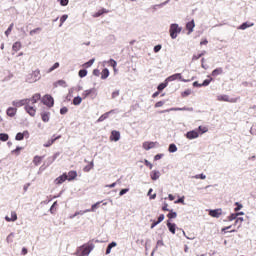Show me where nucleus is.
<instances>
[{
  "mask_svg": "<svg viewBox=\"0 0 256 256\" xmlns=\"http://www.w3.org/2000/svg\"><path fill=\"white\" fill-rule=\"evenodd\" d=\"M38 101H41V94L36 93L34 94L31 98H27V99H22V100H18V101H13L12 105L14 107H24L26 113H28V115H30V117H35V115H37V108H35V103H37Z\"/></svg>",
  "mask_w": 256,
  "mask_h": 256,
  "instance_id": "obj_1",
  "label": "nucleus"
},
{
  "mask_svg": "<svg viewBox=\"0 0 256 256\" xmlns=\"http://www.w3.org/2000/svg\"><path fill=\"white\" fill-rule=\"evenodd\" d=\"M93 249H95V245H93V243H86V244H83L82 246L78 247L76 249V252L74 253V255L89 256L91 251H93Z\"/></svg>",
  "mask_w": 256,
  "mask_h": 256,
  "instance_id": "obj_2",
  "label": "nucleus"
},
{
  "mask_svg": "<svg viewBox=\"0 0 256 256\" xmlns=\"http://www.w3.org/2000/svg\"><path fill=\"white\" fill-rule=\"evenodd\" d=\"M40 79H41V71L37 69L27 76L26 81L27 83H36V81H39Z\"/></svg>",
  "mask_w": 256,
  "mask_h": 256,
  "instance_id": "obj_3",
  "label": "nucleus"
},
{
  "mask_svg": "<svg viewBox=\"0 0 256 256\" xmlns=\"http://www.w3.org/2000/svg\"><path fill=\"white\" fill-rule=\"evenodd\" d=\"M182 30L183 29L179 27V24H171L169 30L171 39H177V35H179Z\"/></svg>",
  "mask_w": 256,
  "mask_h": 256,
  "instance_id": "obj_4",
  "label": "nucleus"
},
{
  "mask_svg": "<svg viewBox=\"0 0 256 256\" xmlns=\"http://www.w3.org/2000/svg\"><path fill=\"white\" fill-rule=\"evenodd\" d=\"M238 215H243V212H238V213H233L230 216H228V221H235V225H237V223H243V218H237Z\"/></svg>",
  "mask_w": 256,
  "mask_h": 256,
  "instance_id": "obj_5",
  "label": "nucleus"
},
{
  "mask_svg": "<svg viewBox=\"0 0 256 256\" xmlns=\"http://www.w3.org/2000/svg\"><path fill=\"white\" fill-rule=\"evenodd\" d=\"M42 102L46 105V107H53V105H55V100L49 94L43 97Z\"/></svg>",
  "mask_w": 256,
  "mask_h": 256,
  "instance_id": "obj_6",
  "label": "nucleus"
},
{
  "mask_svg": "<svg viewBox=\"0 0 256 256\" xmlns=\"http://www.w3.org/2000/svg\"><path fill=\"white\" fill-rule=\"evenodd\" d=\"M119 139H121V132L117 131V130H113L111 132V135H110V141H119Z\"/></svg>",
  "mask_w": 256,
  "mask_h": 256,
  "instance_id": "obj_7",
  "label": "nucleus"
},
{
  "mask_svg": "<svg viewBox=\"0 0 256 256\" xmlns=\"http://www.w3.org/2000/svg\"><path fill=\"white\" fill-rule=\"evenodd\" d=\"M155 145H157V142L146 141L143 143L142 147L145 151H149V149H154Z\"/></svg>",
  "mask_w": 256,
  "mask_h": 256,
  "instance_id": "obj_8",
  "label": "nucleus"
},
{
  "mask_svg": "<svg viewBox=\"0 0 256 256\" xmlns=\"http://www.w3.org/2000/svg\"><path fill=\"white\" fill-rule=\"evenodd\" d=\"M197 137H199V132L197 130H192L187 132L186 134V138L187 139H197Z\"/></svg>",
  "mask_w": 256,
  "mask_h": 256,
  "instance_id": "obj_9",
  "label": "nucleus"
},
{
  "mask_svg": "<svg viewBox=\"0 0 256 256\" xmlns=\"http://www.w3.org/2000/svg\"><path fill=\"white\" fill-rule=\"evenodd\" d=\"M222 210L221 209H215V210H210L209 211V215L210 217H215L218 219V217H221L222 215Z\"/></svg>",
  "mask_w": 256,
  "mask_h": 256,
  "instance_id": "obj_10",
  "label": "nucleus"
},
{
  "mask_svg": "<svg viewBox=\"0 0 256 256\" xmlns=\"http://www.w3.org/2000/svg\"><path fill=\"white\" fill-rule=\"evenodd\" d=\"M186 29L188 31V35H191L193 33V29H195V20H191L186 24Z\"/></svg>",
  "mask_w": 256,
  "mask_h": 256,
  "instance_id": "obj_11",
  "label": "nucleus"
},
{
  "mask_svg": "<svg viewBox=\"0 0 256 256\" xmlns=\"http://www.w3.org/2000/svg\"><path fill=\"white\" fill-rule=\"evenodd\" d=\"M65 181H67V174H63L55 179L56 185H61V184L65 183Z\"/></svg>",
  "mask_w": 256,
  "mask_h": 256,
  "instance_id": "obj_12",
  "label": "nucleus"
},
{
  "mask_svg": "<svg viewBox=\"0 0 256 256\" xmlns=\"http://www.w3.org/2000/svg\"><path fill=\"white\" fill-rule=\"evenodd\" d=\"M74 179H77V171L71 170L68 172L67 181H74Z\"/></svg>",
  "mask_w": 256,
  "mask_h": 256,
  "instance_id": "obj_13",
  "label": "nucleus"
},
{
  "mask_svg": "<svg viewBox=\"0 0 256 256\" xmlns=\"http://www.w3.org/2000/svg\"><path fill=\"white\" fill-rule=\"evenodd\" d=\"M90 95H95V88L85 90V91L82 93L83 99H87V97H89Z\"/></svg>",
  "mask_w": 256,
  "mask_h": 256,
  "instance_id": "obj_14",
  "label": "nucleus"
},
{
  "mask_svg": "<svg viewBox=\"0 0 256 256\" xmlns=\"http://www.w3.org/2000/svg\"><path fill=\"white\" fill-rule=\"evenodd\" d=\"M150 177H151L152 181H157V179H159V177H161V172H159L157 170H153L152 172H150Z\"/></svg>",
  "mask_w": 256,
  "mask_h": 256,
  "instance_id": "obj_15",
  "label": "nucleus"
},
{
  "mask_svg": "<svg viewBox=\"0 0 256 256\" xmlns=\"http://www.w3.org/2000/svg\"><path fill=\"white\" fill-rule=\"evenodd\" d=\"M165 219V215L164 214H161L159 217H158V220L157 221H154L152 224H151V229H155V227H157V225H159V223H161L162 221H164Z\"/></svg>",
  "mask_w": 256,
  "mask_h": 256,
  "instance_id": "obj_16",
  "label": "nucleus"
},
{
  "mask_svg": "<svg viewBox=\"0 0 256 256\" xmlns=\"http://www.w3.org/2000/svg\"><path fill=\"white\" fill-rule=\"evenodd\" d=\"M5 220L8 222V223H11V222H14V221H17V212H11V216H6L5 217Z\"/></svg>",
  "mask_w": 256,
  "mask_h": 256,
  "instance_id": "obj_17",
  "label": "nucleus"
},
{
  "mask_svg": "<svg viewBox=\"0 0 256 256\" xmlns=\"http://www.w3.org/2000/svg\"><path fill=\"white\" fill-rule=\"evenodd\" d=\"M6 114L8 115V117H15V115H17V108L9 107L6 110Z\"/></svg>",
  "mask_w": 256,
  "mask_h": 256,
  "instance_id": "obj_18",
  "label": "nucleus"
},
{
  "mask_svg": "<svg viewBox=\"0 0 256 256\" xmlns=\"http://www.w3.org/2000/svg\"><path fill=\"white\" fill-rule=\"evenodd\" d=\"M44 156H35L33 158V164L35 165V167H39V165H41V161H43Z\"/></svg>",
  "mask_w": 256,
  "mask_h": 256,
  "instance_id": "obj_19",
  "label": "nucleus"
},
{
  "mask_svg": "<svg viewBox=\"0 0 256 256\" xmlns=\"http://www.w3.org/2000/svg\"><path fill=\"white\" fill-rule=\"evenodd\" d=\"M177 79H181V73L173 74L172 76H169L166 81L167 83L171 81H177Z\"/></svg>",
  "mask_w": 256,
  "mask_h": 256,
  "instance_id": "obj_20",
  "label": "nucleus"
},
{
  "mask_svg": "<svg viewBox=\"0 0 256 256\" xmlns=\"http://www.w3.org/2000/svg\"><path fill=\"white\" fill-rule=\"evenodd\" d=\"M53 87H67V82L65 80H58L53 83Z\"/></svg>",
  "mask_w": 256,
  "mask_h": 256,
  "instance_id": "obj_21",
  "label": "nucleus"
},
{
  "mask_svg": "<svg viewBox=\"0 0 256 256\" xmlns=\"http://www.w3.org/2000/svg\"><path fill=\"white\" fill-rule=\"evenodd\" d=\"M105 13H109V10L102 8L98 12L94 13L92 17L94 18L101 17V15H105Z\"/></svg>",
  "mask_w": 256,
  "mask_h": 256,
  "instance_id": "obj_22",
  "label": "nucleus"
},
{
  "mask_svg": "<svg viewBox=\"0 0 256 256\" xmlns=\"http://www.w3.org/2000/svg\"><path fill=\"white\" fill-rule=\"evenodd\" d=\"M21 47H23L21 42H15L12 46V51H14V53H17L18 51H21Z\"/></svg>",
  "mask_w": 256,
  "mask_h": 256,
  "instance_id": "obj_23",
  "label": "nucleus"
},
{
  "mask_svg": "<svg viewBox=\"0 0 256 256\" xmlns=\"http://www.w3.org/2000/svg\"><path fill=\"white\" fill-rule=\"evenodd\" d=\"M212 77H218V75H223V68L219 67L212 71Z\"/></svg>",
  "mask_w": 256,
  "mask_h": 256,
  "instance_id": "obj_24",
  "label": "nucleus"
},
{
  "mask_svg": "<svg viewBox=\"0 0 256 256\" xmlns=\"http://www.w3.org/2000/svg\"><path fill=\"white\" fill-rule=\"evenodd\" d=\"M167 227H168L170 233L175 235V231H176L177 226L174 223H171L170 221H167Z\"/></svg>",
  "mask_w": 256,
  "mask_h": 256,
  "instance_id": "obj_25",
  "label": "nucleus"
},
{
  "mask_svg": "<svg viewBox=\"0 0 256 256\" xmlns=\"http://www.w3.org/2000/svg\"><path fill=\"white\" fill-rule=\"evenodd\" d=\"M41 119L44 123H49V112H42Z\"/></svg>",
  "mask_w": 256,
  "mask_h": 256,
  "instance_id": "obj_26",
  "label": "nucleus"
},
{
  "mask_svg": "<svg viewBox=\"0 0 256 256\" xmlns=\"http://www.w3.org/2000/svg\"><path fill=\"white\" fill-rule=\"evenodd\" d=\"M113 247H117V242H111L106 249V255H109L111 253V250Z\"/></svg>",
  "mask_w": 256,
  "mask_h": 256,
  "instance_id": "obj_27",
  "label": "nucleus"
},
{
  "mask_svg": "<svg viewBox=\"0 0 256 256\" xmlns=\"http://www.w3.org/2000/svg\"><path fill=\"white\" fill-rule=\"evenodd\" d=\"M101 79L105 80L107 77H109V69L104 68L102 72L100 73Z\"/></svg>",
  "mask_w": 256,
  "mask_h": 256,
  "instance_id": "obj_28",
  "label": "nucleus"
},
{
  "mask_svg": "<svg viewBox=\"0 0 256 256\" xmlns=\"http://www.w3.org/2000/svg\"><path fill=\"white\" fill-rule=\"evenodd\" d=\"M57 139H61V136H57L55 138H52L46 144H44V147H51V145H53V143H55L57 141Z\"/></svg>",
  "mask_w": 256,
  "mask_h": 256,
  "instance_id": "obj_29",
  "label": "nucleus"
},
{
  "mask_svg": "<svg viewBox=\"0 0 256 256\" xmlns=\"http://www.w3.org/2000/svg\"><path fill=\"white\" fill-rule=\"evenodd\" d=\"M205 53H207V52L202 51L200 54H194L192 56V61H199V59H201V57H203V55H205Z\"/></svg>",
  "mask_w": 256,
  "mask_h": 256,
  "instance_id": "obj_30",
  "label": "nucleus"
},
{
  "mask_svg": "<svg viewBox=\"0 0 256 256\" xmlns=\"http://www.w3.org/2000/svg\"><path fill=\"white\" fill-rule=\"evenodd\" d=\"M109 113H111V112H106V113H104L103 115H101V116L98 118L97 122H98V123H101V122L105 121V119H108V118H109Z\"/></svg>",
  "mask_w": 256,
  "mask_h": 256,
  "instance_id": "obj_31",
  "label": "nucleus"
},
{
  "mask_svg": "<svg viewBox=\"0 0 256 256\" xmlns=\"http://www.w3.org/2000/svg\"><path fill=\"white\" fill-rule=\"evenodd\" d=\"M253 23L248 24L247 22H244L242 25L238 27V29H241L242 31H245V29H248V27H253Z\"/></svg>",
  "mask_w": 256,
  "mask_h": 256,
  "instance_id": "obj_32",
  "label": "nucleus"
},
{
  "mask_svg": "<svg viewBox=\"0 0 256 256\" xmlns=\"http://www.w3.org/2000/svg\"><path fill=\"white\" fill-rule=\"evenodd\" d=\"M94 63H95V58H92L88 62L84 63L83 67H85V69H89V67H91Z\"/></svg>",
  "mask_w": 256,
  "mask_h": 256,
  "instance_id": "obj_33",
  "label": "nucleus"
},
{
  "mask_svg": "<svg viewBox=\"0 0 256 256\" xmlns=\"http://www.w3.org/2000/svg\"><path fill=\"white\" fill-rule=\"evenodd\" d=\"M83 101V98L77 96L73 99V105H81V102Z\"/></svg>",
  "mask_w": 256,
  "mask_h": 256,
  "instance_id": "obj_34",
  "label": "nucleus"
},
{
  "mask_svg": "<svg viewBox=\"0 0 256 256\" xmlns=\"http://www.w3.org/2000/svg\"><path fill=\"white\" fill-rule=\"evenodd\" d=\"M69 18V16L67 14H64L61 18H60V25L59 27H63V23H65V21H67V19Z\"/></svg>",
  "mask_w": 256,
  "mask_h": 256,
  "instance_id": "obj_35",
  "label": "nucleus"
},
{
  "mask_svg": "<svg viewBox=\"0 0 256 256\" xmlns=\"http://www.w3.org/2000/svg\"><path fill=\"white\" fill-rule=\"evenodd\" d=\"M0 141H9V134L0 133Z\"/></svg>",
  "mask_w": 256,
  "mask_h": 256,
  "instance_id": "obj_36",
  "label": "nucleus"
},
{
  "mask_svg": "<svg viewBox=\"0 0 256 256\" xmlns=\"http://www.w3.org/2000/svg\"><path fill=\"white\" fill-rule=\"evenodd\" d=\"M168 151L169 153H175L177 151V146L175 144H170Z\"/></svg>",
  "mask_w": 256,
  "mask_h": 256,
  "instance_id": "obj_37",
  "label": "nucleus"
},
{
  "mask_svg": "<svg viewBox=\"0 0 256 256\" xmlns=\"http://www.w3.org/2000/svg\"><path fill=\"white\" fill-rule=\"evenodd\" d=\"M168 219H176L177 218V212H173L172 210L170 213L167 214Z\"/></svg>",
  "mask_w": 256,
  "mask_h": 256,
  "instance_id": "obj_38",
  "label": "nucleus"
},
{
  "mask_svg": "<svg viewBox=\"0 0 256 256\" xmlns=\"http://www.w3.org/2000/svg\"><path fill=\"white\" fill-rule=\"evenodd\" d=\"M109 65H111V67H113L114 71H117V69H116L117 61H115L114 59H110L109 60Z\"/></svg>",
  "mask_w": 256,
  "mask_h": 256,
  "instance_id": "obj_39",
  "label": "nucleus"
},
{
  "mask_svg": "<svg viewBox=\"0 0 256 256\" xmlns=\"http://www.w3.org/2000/svg\"><path fill=\"white\" fill-rule=\"evenodd\" d=\"M15 139H16V141H23V139H25V138L23 136V133L19 132L16 134Z\"/></svg>",
  "mask_w": 256,
  "mask_h": 256,
  "instance_id": "obj_40",
  "label": "nucleus"
},
{
  "mask_svg": "<svg viewBox=\"0 0 256 256\" xmlns=\"http://www.w3.org/2000/svg\"><path fill=\"white\" fill-rule=\"evenodd\" d=\"M55 69H59V62H56L52 67H50L48 73L55 71Z\"/></svg>",
  "mask_w": 256,
  "mask_h": 256,
  "instance_id": "obj_41",
  "label": "nucleus"
},
{
  "mask_svg": "<svg viewBox=\"0 0 256 256\" xmlns=\"http://www.w3.org/2000/svg\"><path fill=\"white\" fill-rule=\"evenodd\" d=\"M168 82H164L158 85V91H163V89H165V87H167Z\"/></svg>",
  "mask_w": 256,
  "mask_h": 256,
  "instance_id": "obj_42",
  "label": "nucleus"
},
{
  "mask_svg": "<svg viewBox=\"0 0 256 256\" xmlns=\"http://www.w3.org/2000/svg\"><path fill=\"white\" fill-rule=\"evenodd\" d=\"M79 77L83 78V77H87V70L82 69L78 72Z\"/></svg>",
  "mask_w": 256,
  "mask_h": 256,
  "instance_id": "obj_43",
  "label": "nucleus"
},
{
  "mask_svg": "<svg viewBox=\"0 0 256 256\" xmlns=\"http://www.w3.org/2000/svg\"><path fill=\"white\" fill-rule=\"evenodd\" d=\"M211 81H213V78L204 80L203 83L201 84L202 87H207V86H209V84L211 83Z\"/></svg>",
  "mask_w": 256,
  "mask_h": 256,
  "instance_id": "obj_44",
  "label": "nucleus"
},
{
  "mask_svg": "<svg viewBox=\"0 0 256 256\" xmlns=\"http://www.w3.org/2000/svg\"><path fill=\"white\" fill-rule=\"evenodd\" d=\"M152 193H153V189L150 188L148 191V195L150 196V199H156L157 194L156 193L152 194Z\"/></svg>",
  "mask_w": 256,
  "mask_h": 256,
  "instance_id": "obj_45",
  "label": "nucleus"
},
{
  "mask_svg": "<svg viewBox=\"0 0 256 256\" xmlns=\"http://www.w3.org/2000/svg\"><path fill=\"white\" fill-rule=\"evenodd\" d=\"M218 101H229V96L227 95L218 96Z\"/></svg>",
  "mask_w": 256,
  "mask_h": 256,
  "instance_id": "obj_46",
  "label": "nucleus"
},
{
  "mask_svg": "<svg viewBox=\"0 0 256 256\" xmlns=\"http://www.w3.org/2000/svg\"><path fill=\"white\" fill-rule=\"evenodd\" d=\"M194 179H207V176H205V174H197L193 177Z\"/></svg>",
  "mask_w": 256,
  "mask_h": 256,
  "instance_id": "obj_47",
  "label": "nucleus"
},
{
  "mask_svg": "<svg viewBox=\"0 0 256 256\" xmlns=\"http://www.w3.org/2000/svg\"><path fill=\"white\" fill-rule=\"evenodd\" d=\"M97 207H99V202H97L96 204H93L91 209L86 210L87 213L91 212V211H95L97 209Z\"/></svg>",
  "mask_w": 256,
  "mask_h": 256,
  "instance_id": "obj_48",
  "label": "nucleus"
},
{
  "mask_svg": "<svg viewBox=\"0 0 256 256\" xmlns=\"http://www.w3.org/2000/svg\"><path fill=\"white\" fill-rule=\"evenodd\" d=\"M87 213V210L85 211H80V212H75L73 216L70 217V219H73L74 217H77V215H85Z\"/></svg>",
  "mask_w": 256,
  "mask_h": 256,
  "instance_id": "obj_49",
  "label": "nucleus"
},
{
  "mask_svg": "<svg viewBox=\"0 0 256 256\" xmlns=\"http://www.w3.org/2000/svg\"><path fill=\"white\" fill-rule=\"evenodd\" d=\"M91 169H93V164H89L86 167H84V172L89 173V171H91Z\"/></svg>",
  "mask_w": 256,
  "mask_h": 256,
  "instance_id": "obj_50",
  "label": "nucleus"
},
{
  "mask_svg": "<svg viewBox=\"0 0 256 256\" xmlns=\"http://www.w3.org/2000/svg\"><path fill=\"white\" fill-rule=\"evenodd\" d=\"M11 31H13V24H11L8 29L5 31V35L6 37H9V33H11Z\"/></svg>",
  "mask_w": 256,
  "mask_h": 256,
  "instance_id": "obj_51",
  "label": "nucleus"
},
{
  "mask_svg": "<svg viewBox=\"0 0 256 256\" xmlns=\"http://www.w3.org/2000/svg\"><path fill=\"white\" fill-rule=\"evenodd\" d=\"M235 205H236L237 207L234 209V211L237 212V211H241V209H243V205L240 204L239 202H236Z\"/></svg>",
  "mask_w": 256,
  "mask_h": 256,
  "instance_id": "obj_52",
  "label": "nucleus"
},
{
  "mask_svg": "<svg viewBox=\"0 0 256 256\" xmlns=\"http://www.w3.org/2000/svg\"><path fill=\"white\" fill-rule=\"evenodd\" d=\"M68 111H69V109H68L67 107H62V108L60 109V114H61V115H65L66 113H68Z\"/></svg>",
  "mask_w": 256,
  "mask_h": 256,
  "instance_id": "obj_53",
  "label": "nucleus"
},
{
  "mask_svg": "<svg viewBox=\"0 0 256 256\" xmlns=\"http://www.w3.org/2000/svg\"><path fill=\"white\" fill-rule=\"evenodd\" d=\"M39 31H41V28H36V29L31 30L29 34H30L31 36H33V35H35L36 33H39Z\"/></svg>",
  "mask_w": 256,
  "mask_h": 256,
  "instance_id": "obj_54",
  "label": "nucleus"
},
{
  "mask_svg": "<svg viewBox=\"0 0 256 256\" xmlns=\"http://www.w3.org/2000/svg\"><path fill=\"white\" fill-rule=\"evenodd\" d=\"M161 49H162L161 44L156 45V46L154 47V53H159V51H161Z\"/></svg>",
  "mask_w": 256,
  "mask_h": 256,
  "instance_id": "obj_55",
  "label": "nucleus"
},
{
  "mask_svg": "<svg viewBox=\"0 0 256 256\" xmlns=\"http://www.w3.org/2000/svg\"><path fill=\"white\" fill-rule=\"evenodd\" d=\"M144 164L146 165V167H149V169H153V164H151L149 160H144Z\"/></svg>",
  "mask_w": 256,
  "mask_h": 256,
  "instance_id": "obj_56",
  "label": "nucleus"
},
{
  "mask_svg": "<svg viewBox=\"0 0 256 256\" xmlns=\"http://www.w3.org/2000/svg\"><path fill=\"white\" fill-rule=\"evenodd\" d=\"M125 193H129V189L128 188H125V189H122L119 193L120 197H123V195H125Z\"/></svg>",
  "mask_w": 256,
  "mask_h": 256,
  "instance_id": "obj_57",
  "label": "nucleus"
},
{
  "mask_svg": "<svg viewBox=\"0 0 256 256\" xmlns=\"http://www.w3.org/2000/svg\"><path fill=\"white\" fill-rule=\"evenodd\" d=\"M60 5H62V7H67V5H69V0H61Z\"/></svg>",
  "mask_w": 256,
  "mask_h": 256,
  "instance_id": "obj_58",
  "label": "nucleus"
},
{
  "mask_svg": "<svg viewBox=\"0 0 256 256\" xmlns=\"http://www.w3.org/2000/svg\"><path fill=\"white\" fill-rule=\"evenodd\" d=\"M191 94V90L188 89V90H185L184 92H182V97H188V95Z\"/></svg>",
  "mask_w": 256,
  "mask_h": 256,
  "instance_id": "obj_59",
  "label": "nucleus"
},
{
  "mask_svg": "<svg viewBox=\"0 0 256 256\" xmlns=\"http://www.w3.org/2000/svg\"><path fill=\"white\" fill-rule=\"evenodd\" d=\"M199 131H201V133H207V131H209V129H207V127H203V126H199Z\"/></svg>",
  "mask_w": 256,
  "mask_h": 256,
  "instance_id": "obj_60",
  "label": "nucleus"
},
{
  "mask_svg": "<svg viewBox=\"0 0 256 256\" xmlns=\"http://www.w3.org/2000/svg\"><path fill=\"white\" fill-rule=\"evenodd\" d=\"M23 149V147H16V149H14L13 151H12V153H15V155H19V151H21Z\"/></svg>",
  "mask_w": 256,
  "mask_h": 256,
  "instance_id": "obj_61",
  "label": "nucleus"
},
{
  "mask_svg": "<svg viewBox=\"0 0 256 256\" xmlns=\"http://www.w3.org/2000/svg\"><path fill=\"white\" fill-rule=\"evenodd\" d=\"M93 75H94L95 77H99V76L101 75V72L99 71V69H94V70H93Z\"/></svg>",
  "mask_w": 256,
  "mask_h": 256,
  "instance_id": "obj_62",
  "label": "nucleus"
},
{
  "mask_svg": "<svg viewBox=\"0 0 256 256\" xmlns=\"http://www.w3.org/2000/svg\"><path fill=\"white\" fill-rule=\"evenodd\" d=\"M163 105H165V102L159 101V102H157V103L155 104V107H156V108H159V107H163Z\"/></svg>",
  "mask_w": 256,
  "mask_h": 256,
  "instance_id": "obj_63",
  "label": "nucleus"
},
{
  "mask_svg": "<svg viewBox=\"0 0 256 256\" xmlns=\"http://www.w3.org/2000/svg\"><path fill=\"white\" fill-rule=\"evenodd\" d=\"M163 245H165V244L163 243V240H158V241H157V244H156V247H163Z\"/></svg>",
  "mask_w": 256,
  "mask_h": 256,
  "instance_id": "obj_64",
  "label": "nucleus"
}]
</instances>
